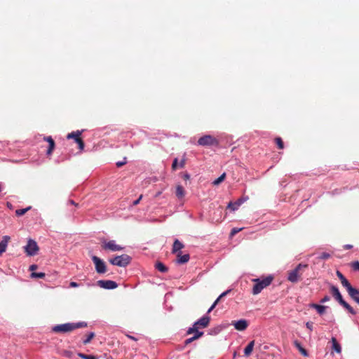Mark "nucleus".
Returning a JSON list of instances; mask_svg holds the SVG:
<instances>
[{
	"label": "nucleus",
	"instance_id": "nucleus-3",
	"mask_svg": "<svg viewBox=\"0 0 359 359\" xmlns=\"http://www.w3.org/2000/svg\"><path fill=\"white\" fill-rule=\"evenodd\" d=\"M308 268V264H299L294 269L287 271V280L296 283L302 280L304 271Z\"/></svg>",
	"mask_w": 359,
	"mask_h": 359
},
{
	"label": "nucleus",
	"instance_id": "nucleus-40",
	"mask_svg": "<svg viewBox=\"0 0 359 359\" xmlns=\"http://www.w3.org/2000/svg\"><path fill=\"white\" fill-rule=\"evenodd\" d=\"M142 198V195H140V197L137 200L133 201V205H137V204H139V203L140 202Z\"/></svg>",
	"mask_w": 359,
	"mask_h": 359
},
{
	"label": "nucleus",
	"instance_id": "nucleus-46",
	"mask_svg": "<svg viewBox=\"0 0 359 359\" xmlns=\"http://www.w3.org/2000/svg\"><path fill=\"white\" fill-rule=\"evenodd\" d=\"M217 305H215V303L212 304V305L210 306V308L208 311V313H210L216 306Z\"/></svg>",
	"mask_w": 359,
	"mask_h": 359
},
{
	"label": "nucleus",
	"instance_id": "nucleus-10",
	"mask_svg": "<svg viewBox=\"0 0 359 359\" xmlns=\"http://www.w3.org/2000/svg\"><path fill=\"white\" fill-rule=\"evenodd\" d=\"M81 132L77 130L72 132L67 135V139H74V141L78 144L80 150H83L84 148V142L81 138Z\"/></svg>",
	"mask_w": 359,
	"mask_h": 359
},
{
	"label": "nucleus",
	"instance_id": "nucleus-18",
	"mask_svg": "<svg viewBox=\"0 0 359 359\" xmlns=\"http://www.w3.org/2000/svg\"><path fill=\"white\" fill-rule=\"evenodd\" d=\"M189 254H185V255H182V252H179L177 254V263L180 264H185L187 262H189Z\"/></svg>",
	"mask_w": 359,
	"mask_h": 359
},
{
	"label": "nucleus",
	"instance_id": "nucleus-28",
	"mask_svg": "<svg viewBox=\"0 0 359 359\" xmlns=\"http://www.w3.org/2000/svg\"><path fill=\"white\" fill-rule=\"evenodd\" d=\"M31 209V206H29L26 208H23V209H18V210H15V215L17 216H22L23 215H25L28 210H29Z\"/></svg>",
	"mask_w": 359,
	"mask_h": 359
},
{
	"label": "nucleus",
	"instance_id": "nucleus-52",
	"mask_svg": "<svg viewBox=\"0 0 359 359\" xmlns=\"http://www.w3.org/2000/svg\"><path fill=\"white\" fill-rule=\"evenodd\" d=\"M7 206L10 208H11L12 205L10 203H7Z\"/></svg>",
	"mask_w": 359,
	"mask_h": 359
},
{
	"label": "nucleus",
	"instance_id": "nucleus-25",
	"mask_svg": "<svg viewBox=\"0 0 359 359\" xmlns=\"http://www.w3.org/2000/svg\"><path fill=\"white\" fill-rule=\"evenodd\" d=\"M332 344V349L334 350L337 353H341V347L340 344L337 341L336 338L332 337L331 339Z\"/></svg>",
	"mask_w": 359,
	"mask_h": 359
},
{
	"label": "nucleus",
	"instance_id": "nucleus-1",
	"mask_svg": "<svg viewBox=\"0 0 359 359\" xmlns=\"http://www.w3.org/2000/svg\"><path fill=\"white\" fill-rule=\"evenodd\" d=\"M87 327L86 322L67 323L65 324L57 325L52 328V331L55 333H67L72 332L79 328Z\"/></svg>",
	"mask_w": 359,
	"mask_h": 359
},
{
	"label": "nucleus",
	"instance_id": "nucleus-12",
	"mask_svg": "<svg viewBox=\"0 0 359 359\" xmlns=\"http://www.w3.org/2000/svg\"><path fill=\"white\" fill-rule=\"evenodd\" d=\"M210 320V318L208 316H205L202 317L201 319L197 320L194 324V326L205 328L207 327L209 325Z\"/></svg>",
	"mask_w": 359,
	"mask_h": 359
},
{
	"label": "nucleus",
	"instance_id": "nucleus-30",
	"mask_svg": "<svg viewBox=\"0 0 359 359\" xmlns=\"http://www.w3.org/2000/svg\"><path fill=\"white\" fill-rule=\"evenodd\" d=\"M275 142L276 143L278 149H283L284 148V144L282 139L279 137L275 138Z\"/></svg>",
	"mask_w": 359,
	"mask_h": 359
},
{
	"label": "nucleus",
	"instance_id": "nucleus-21",
	"mask_svg": "<svg viewBox=\"0 0 359 359\" xmlns=\"http://www.w3.org/2000/svg\"><path fill=\"white\" fill-rule=\"evenodd\" d=\"M175 195L179 199H182L185 196V191L182 186L177 185L176 187Z\"/></svg>",
	"mask_w": 359,
	"mask_h": 359
},
{
	"label": "nucleus",
	"instance_id": "nucleus-38",
	"mask_svg": "<svg viewBox=\"0 0 359 359\" xmlns=\"http://www.w3.org/2000/svg\"><path fill=\"white\" fill-rule=\"evenodd\" d=\"M177 166V158H175L172 164V170H176Z\"/></svg>",
	"mask_w": 359,
	"mask_h": 359
},
{
	"label": "nucleus",
	"instance_id": "nucleus-7",
	"mask_svg": "<svg viewBox=\"0 0 359 359\" xmlns=\"http://www.w3.org/2000/svg\"><path fill=\"white\" fill-rule=\"evenodd\" d=\"M102 249L104 250H109L111 252L121 251L123 250V248L116 243V241L114 240H111L107 241L106 240H103L102 241L101 245Z\"/></svg>",
	"mask_w": 359,
	"mask_h": 359
},
{
	"label": "nucleus",
	"instance_id": "nucleus-23",
	"mask_svg": "<svg viewBox=\"0 0 359 359\" xmlns=\"http://www.w3.org/2000/svg\"><path fill=\"white\" fill-rule=\"evenodd\" d=\"M254 346H255V341L254 340L251 341L247 345V346L245 348V350H244V354H245V356H249L251 354V353L252 352Z\"/></svg>",
	"mask_w": 359,
	"mask_h": 359
},
{
	"label": "nucleus",
	"instance_id": "nucleus-50",
	"mask_svg": "<svg viewBox=\"0 0 359 359\" xmlns=\"http://www.w3.org/2000/svg\"><path fill=\"white\" fill-rule=\"evenodd\" d=\"M184 165H185L184 161H182L180 166V168H184Z\"/></svg>",
	"mask_w": 359,
	"mask_h": 359
},
{
	"label": "nucleus",
	"instance_id": "nucleus-17",
	"mask_svg": "<svg viewBox=\"0 0 359 359\" xmlns=\"http://www.w3.org/2000/svg\"><path fill=\"white\" fill-rule=\"evenodd\" d=\"M347 292L349 296L359 304V290L352 287Z\"/></svg>",
	"mask_w": 359,
	"mask_h": 359
},
{
	"label": "nucleus",
	"instance_id": "nucleus-20",
	"mask_svg": "<svg viewBox=\"0 0 359 359\" xmlns=\"http://www.w3.org/2000/svg\"><path fill=\"white\" fill-rule=\"evenodd\" d=\"M184 244L182 243H181L179 240L176 239L174 241V243L172 245V252L174 254H177L179 252H180V250L181 249L184 248Z\"/></svg>",
	"mask_w": 359,
	"mask_h": 359
},
{
	"label": "nucleus",
	"instance_id": "nucleus-26",
	"mask_svg": "<svg viewBox=\"0 0 359 359\" xmlns=\"http://www.w3.org/2000/svg\"><path fill=\"white\" fill-rule=\"evenodd\" d=\"M155 268L162 273H166L168 271V267L161 262L156 263Z\"/></svg>",
	"mask_w": 359,
	"mask_h": 359
},
{
	"label": "nucleus",
	"instance_id": "nucleus-6",
	"mask_svg": "<svg viewBox=\"0 0 359 359\" xmlns=\"http://www.w3.org/2000/svg\"><path fill=\"white\" fill-rule=\"evenodd\" d=\"M198 144L203 147L218 146L219 141L212 135H205L198 139Z\"/></svg>",
	"mask_w": 359,
	"mask_h": 359
},
{
	"label": "nucleus",
	"instance_id": "nucleus-42",
	"mask_svg": "<svg viewBox=\"0 0 359 359\" xmlns=\"http://www.w3.org/2000/svg\"><path fill=\"white\" fill-rule=\"evenodd\" d=\"M306 326L308 329H309L310 330H313V323H311V322H307L306 324Z\"/></svg>",
	"mask_w": 359,
	"mask_h": 359
},
{
	"label": "nucleus",
	"instance_id": "nucleus-44",
	"mask_svg": "<svg viewBox=\"0 0 359 359\" xmlns=\"http://www.w3.org/2000/svg\"><path fill=\"white\" fill-rule=\"evenodd\" d=\"M69 286L71 287H77L79 286V284L76 282H71Z\"/></svg>",
	"mask_w": 359,
	"mask_h": 359
},
{
	"label": "nucleus",
	"instance_id": "nucleus-33",
	"mask_svg": "<svg viewBox=\"0 0 359 359\" xmlns=\"http://www.w3.org/2000/svg\"><path fill=\"white\" fill-rule=\"evenodd\" d=\"M230 292V290H226L224 292H222L218 297L217 299L215 301V305H217V304L219 302V301L224 297H225L229 292Z\"/></svg>",
	"mask_w": 359,
	"mask_h": 359
},
{
	"label": "nucleus",
	"instance_id": "nucleus-43",
	"mask_svg": "<svg viewBox=\"0 0 359 359\" xmlns=\"http://www.w3.org/2000/svg\"><path fill=\"white\" fill-rule=\"evenodd\" d=\"M126 163V161H118L116 163V165H117V167L120 168V167L123 166V165H125Z\"/></svg>",
	"mask_w": 359,
	"mask_h": 359
},
{
	"label": "nucleus",
	"instance_id": "nucleus-31",
	"mask_svg": "<svg viewBox=\"0 0 359 359\" xmlns=\"http://www.w3.org/2000/svg\"><path fill=\"white\" fill-rule=\"evenodd\" d=\"M78 355L82 359H97V358L93 355H86L82 353H78Z\"/></svg>",
	"mask_w": 359,
	"mask_h": 359
},
{
	"label": "nucleus",
	"instance_id": "nucleus-24",
	"mask_svg": "<svg viewBox=\"0 0 359 359\" xmlns=\"http://www.w3.org/2000/svg\"><path fill=\"white\" fill-rule=\"evenodd\" d=\"M294 345L304 356H308L307 351L302 346L301 343L299 341L295 340L294 341Z\"/></svg>",
	"mask_w": 359,
	"mask_h": 359
},
{
	"label": "nucleus",
	"instance_id": "nucleus-4",
	"mask_svg": "<svg viewBox=\"0 0 359 359\" xmlns=\"http://www.w3.org/2000/svg\"><path fill=\"white\" fill-rule=\"evenodd\" d=\"M330 292L332 294L333 297L345 309H346L348 312H350L351 314H355V311L354 309L346 302L344 300L339 289L334 286L331 285L330 287Z\"/></svg>",
	"mask_w": 359,
	"mask_h": 359
},
{
	"label": "nucleus",
	"instance_id": "nucleus-5",
	"mask_svg": "<svg viewBox=\"0 0 359 359\" xmlns=\"http://www.w3.org/2000/svg\"><path fill=\"white\" fill-rule=\"evenodd\" d=\"M130 261L131 257L126 254L116 256L115 257L109 259V262L112 265L118 266L120 267H126L130 263Z\"/></svg>",
	"mask_w": 359,
	"mask_h": 359
},
{
	"label": "nucleus",
	"instance_id": "nucleus-27",
	"mask_svg": "<svg viewBox=\"0 0 359 359\" xmlns=\"http://www.w3.org/2000/svg\"><path fill=\"white\" fill-rule=\"evenodd\" d=\"M311 307L314 308L316 309V311H318V313L320 315L323 314L325 311V309L327 308V306H323V305H318V304H313L311 305Z\"/></svg>",
	"mask_w": 359,
	"mask_h": 359
},
{
	"label": "nucleus",
	"instance_id": "nucleus-47",
	"mask_svg": "<svg viewBox=\"0 0 359 359\" xmlns=\"http://www.w3.org/2000/svg\"><path fill=\"white\" fill-rule=\"evenodd\" d=\"M189 178H190V175H189L188 173H185V174H184V175H183V179H184V180H189Z\"/></svg>",
	"mask_w": 359,
	"mask_h": 359
},
{
	"label": "nucleus",
	"instance_id": "nucleus-53",
	"mask_svg": "<svg viewBox=\"0 0 359 359\" xmlns=\"http://www.w3.org/2000/svg\"><path fill=\"white\" fill-rule=\"evenodd\" d=\"M129 337H130L131 339H135V338H134L133 337L130 336Z\"/></svg>",
	"mask_w": 359,
	"mask_h": 359
},
{
	"label": "nucleus",
	"instance_id": "nucleus-36",
	"mask_svg": "<svg viewBox=\"0 0 359 359\" xmlns=\"http://www.w3.org/2000/svg\"><path fill=\"white\" fill-rule=\"evenodd\" d=\"M330 257H331V255L330 253L323 252L319 256V259H327L330 258Z\"/></svg>",
	"mask_w": 359,
	"mask_h": 359
},
{
	"label": "nucleus",
	"instance_id": "nucleus-34",
	"mask_svg": "<svg viewBox=\"0 0 359 359\" xmlns=\"http://www.w3.org/2000/svg\"><path fill=\"white\" fill-rule=\"evenodd\" d=\"M351 266L353 270L359 271V261L351 262Z\"/></svg>",
	"mask_w": 359,
	"mask_h": 359
},
{
	"label": "nucleus",
	"instance_id": "nucleus-19",
	"mask_svg": "<svg viewBox=\"0 0 359 359\" xmlns=\"http://www.w3.org/2000/svg\"><path fill=\"white\" fill-rule=\"evenodd\" d=\"M198 327H196V326H193L192 327H190L188 330H187V334H190L191 333H195L194 337V339L196 340L198 339V338H200L201 337L203 336V332H200L198 330Z\"/></svg>",
	"mask_w": 359,
	"mask_h": 359
},
{
	"label": "nucleus",
	"instance_id": "nucleus-9",
	"mask_svg": "<svg viewBox=\"0 0 359 359\" xmlns=\"http://www.w3.org/2000/svg\"><path fill=\"white\" fill-rule=\"evenodd\" d=\"M92 260L95 266V270L98 273H104L107 271L105 263L97 256H93Z\"/></svg>",
	"mask_w": 359,
	"mask_h": 359
},
{
	"label": "nucleus",
	"instance_id": "nucleus-37",
	"mask_svg": "<svg viewBox=\"0 0 359 359\" xmlns=\"http://www.w3.org/2000/svg\"><path fill=\"white\" fill-rule=\"evenodd\" d=\"M241 230H242V228H241V229H237V228L232 229L231 231V233H230L231 237H233V236H235L236 233H238Z\"/></svg>",
	"mask_w": 359,
	"mask_h": 359
},
{
	"label": "nucleus",
	"instance_id": "nucleus-49",
	"mask_svg": "<svg viewBox=\"0 0 359 359\" xmlns=\"http://www.w3.org/2000/svg\"><path fill=\"white\" fill-rule=\"evenodd\" d=\"M161 194H162V191H158V192L155 194L154 197H155V198H158V197Z\"/></svg>",
	"mask_w": 359,
	"mask_h": 359
},
{
	"label": "nucleus",
	"instance_id": "nucleus-14",
	"mask_svg": "<svg viewBox=\"0 0 359 359\" xmlns=\"http://www.w3.org/2000/svg\"><path fill=\"white\" fill-rule=\"evenodd\" d=\"M337 276L339 278V279L341 281V285L343 287H344L346 290H349L351 287H352V285L348 282V280L345 278V276L339 271H337Z\"/></svg>",
	"mask_w": 359,
	"mask_h": 359
},
{
	"label": "nucleus",
	"instance_id": "nucleus-2",
	"mask_svg": "<svg viewBox=\"0 0 359 359\" xmlns=\"http://www.w3.org/2000/svg\"><path fill=\"white\" fill-rule=\"evenodd\" d=\"M273 280V276L271 275H269L266 277H264L263 278H255L252 279V281L255 283L252 293L254 295H257L259 294L262 290L266 288V287L269 286L272 281Z\"/></svg>",
	"mask_w": 359,
	"mask_h": 359
},
{
	"label": "nucleus",
	"instance_id": "nucleus-35",
	"mask_svg": "<svg viewBox=\"0 0 359 359\" xmlns=\"http://www.w3.org/2000/svg\"><path fill=\"white\" fill-rule=\"evenodd\" d=\"M94 337H95V334L93 332H90L88 335L87 338L85 340H83V344H88Z\"/></svg>",
	"mask_w": 359,
	"mask_h": 359
},
{
	"label": "nucleus",
	"instance_id": "nucleus-48",
	"mask_svg": "<svg viewBox=\"0 0 359 359\" xmlns=\"http://www.w3.org/2000/svg\"><path fill=\"white\" fill-rule=\"evenodd\" d=\"M352 248H353V245H348H348H345L344 246V248L345 250H349V249H351Z\"/></svg>",
	"mask_w": 359,
	"mask_h": 359
},
{
	"label": "nucleus",
	"instance_id": "nucleus-45",
	"mask_svg": "<svg viewBox=\"0 0 359 359\" xmlns=\"http://www.w3.org/2000/svg\"><path fill=\"white\" fill-rule=\"evenodd\" d=\"M37 269V266L35 265V264H32L29 266V271H34V270H36Z\"/></svg>",
	"mask_w": 359,
	"mask_h": 359
},
{
	"label": "nucleus",
	"instance_id": "nucleus-32",
	"mask_svg": "<svg viewBox=\"0 0 359 359\" xmlns=\"http://www.w3.org/2000/svg\"><path fill=\"white\" fill-rule=\"evenodd\" d=\"M45 276H46L45 273L43 272H39V273L32 272L31 274V276L32 278H43L45 277Z\"/></svg>",
	"mask_w": 359,
	"mask_h": 359
},
{
	"label": "nucleus",
	"instance_id": "nucleus-51",
	"mask_svg": "<svg viewBox=\"0 0 359 359\" xmlns=\"http://www.w3.org/2000/svg\"><path fill=\"white\" fill-rule=\"evenodd\" d=\"M69 203L72 204V205H77V204L72 200H70L69 201Z\"/></svg>",
	"mask_w": 359,
	"mask_h": 359
},
{
	"label": "nucleus",
	"instance_id": "nucleus-15",
	"mask_svg": "<svg viewBox=\"0 0 359 359\" xmlns=\"http://www.w3.org/2000/svg\"><path fill=\"white\" fill-rule=\"evenodd\" d=\"M43 140L48 142V150H47V155H51L54 149H55V142L53 140V139L50 137V136H48V137H43Z\"/></svg>",
	"mask_w": 359,
	"mask_h": 359
},
{
	"label": "nucleus",
	"instance_id": "nucleus-11",
	"mask_svg": "<svg viewBox=\"0 0 359 359\" xmlns=\"http://www.w3.org/2000/svg\"><path fill=\"white\" fill-rule=\"evenodd\" d=\"M97 285L104 289L107 290H112L115 289L118 287V284L114 281L110 280H100L97 282Z\"/></svg>",
	"mask_w": 359,
	"mask_h": 359
},
{
	"label": "nucleus",
	"instance_id": "nucleus-41",
	"mask_svg": "<svg viewBox=\"0 0 359 359\" xmlns=\"http://www.w3.org/2000/svg\"><path fill=\"white\" fill-rule=\"evenodd\" d=\"M330 299V297L326 295L321 300H320V302L321 303H325L326 302H328L329 300Z\"/></svg>",
	"mask_w": 359,
	"mask_h": 359
},
{
	"label": "nucleus",
	"instance_id": "nucleus-29",
	"mask_svg": "<svg viewBox=\"0 0 359 359\" xmlns=\"http://www.w3.org/2000/svg\"><path fill=\"white\" fill-rule=\"evenodd\" d=\"M226 177V174L225 173H223L220 177H219L218 178H217L215 180L213 181L212 184L214 185H218L219 184L222 182H223L224 180Z\"/></svg>",
	"mask_w": 359,
	"mask_h": 359
},
{
	"label": "nucleus",
	"instance_id": "nucleus-39",
	"mask_svg": "<svg viewBox=\"0 0 359 359\" xmlns=\"http://www.w3.org/2000/svg\"><path fill=\"white\" fill-rule=\"evenodd\" d=\"M196 339H194V336L191 338H189L185 340L184 343L186 345L191 343L192 341H195Z\"/></svg>",
	"mask_w": 359,
	"mask_h": 359
},
{
	"label": "nucleus",
	"instance_id": "nucleus-8",
	"mask_svg": "<svg viewBox=\"0 0 359 359\" xmlns=\"http://www.w3.org/2000/svg\"><path fill=\"white\" fill-rule=\"evenodd\" d=\"M25 252L28 256H34L37 254L39 248L36 241L29 239L27 245L24 247Z\"/></svg>",
	"mask_w": 359,
	"mask_h": 359
},
{
	"label": "nucleus",
	"instance_id": "nucleus-16",
	"mask_svg": "<svg viewBox=\"0 0 359 359\" xmlns=\"http://www.w3.org/2000/svg\"><path fill=\"white\" fill-rule=\"evenodd\" d=\"M11 240V237L8 236H4L0 242V256L6 250V248L8 242Z\"/></svg>",
	"mask_w": 359,
	"mask_h": 359
},
{
	"label": "nucleus",
	"instance_id": "nucleus-22",
	"mask_svg": "<svg viewBox=\"0 0 359 359\" xmlns=\"http://www.w3.org/2000/svg\"><path fill=\"white\" fill-rule=\"evenodd\" d=\"M242 203L243 201L241 199H238L235 203L230 202L227 205V208L231 209L232 211H235L238 208V207L242 204Z\"/></svg>",
	"mask_w": 359,
	"mask_h": 359
},
{
	"label": "nucleus",
	"instance_id": "nucleus-13",
	"mask_svg": "<svg viewBox=\"0 0 359 359\" xmlns=\"http://www.w3.org/2000/svg\"><path fill=\"white\" fill-rule=\"evenodd\" d=\"M232 325L235 329L239 331H243L248 327V323L246 320H239L238 321H233Z\"/></svg>",
	"mask_w": 359,
	"mask_h": 359
}]
</instances>
